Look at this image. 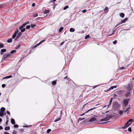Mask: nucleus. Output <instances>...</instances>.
Segmentation results:
<instances>
[{
	"label": "nucleus",
	"instance_id": "13",
	"mask_svg": "<svg viewBox=\"0 0 134 134\" xmlns=\"http://www.w3.org/2000/svg\"><path fill=\"white\" fill-rule=\"evenodd\" d=\"M112 117L110 115H108L106 118H105V119L106 120L108 121Z\"/></svg>",
	"mask_w": 134,
	"mask_h": 134
},
{
	"label": "nucleus",
	"instance_id": "57",
	"mask_svg": "<svg viewBox=\"0 0 134 134\" xmlns=\"http://www.w3.org/2000/svg\"><path fill=\"white\" fill-rule=\"evenodd\" d=\"M35 5V4L34 3H33L32 4V7H34Z\"/></svg>",
	"mask_w": 134,
	"mask_h": 134
},
{
	"label": "nucleus",
	"instance_id": "64",
	"mask_svg": "<svg viewBox=\"0 0 134 134\" xmlns=\"http://www.w3.org/2000/svg\"><path fill=\"white\" fill-rule=\"evenodd\" d=\"M4 134H9V133H7V132H4Z\"/></svg>",
	"mask_w": 134,
	"mask_h": 134
},
{
	"label": "nucleus",
	"instance_id": "7",
	"mask_svg": "<svg viewBox=\"0 0 134 134\" xmlns=\"http://www.w3.org/2000/svg\"><path fill=\"white\" fill-rule=\"evenodd\" d=\"M131 123H129V124H128V125L126 124H125V125L124 126L122 127H121V128L122 129H124L128 127L130 125H131Z\"/></svg>",
	"mask_w": 134,
	"mask_h": 134
},
{
	"label": "nucleus",
	"instance_id": "35",
	"mask_svg": "<svg viewBox=\"0 0 134 134\" xmlns=\"http://www.w3.org/2000/svg\"><path fill=\"white\" fill-rule=\"evenodd\" d=\"M30 27V26L29 25H27L26 27V29H29Z\"/></svg>",
	"mask_w": 134,
	"mask_h": 134
},
{
	"label": "nucleus",
	"instance_id": "34",
	"mask_svg": "<svg viewBox=\"0 0 134 134\" xmlns=\"http://www.w3.org/2000/svg\"><path fill=\"white\" fill-rule=\"evenodd\" d=\"M51 131V130L50 129H49L47 130V133H49Z\"/></svg>",
	"mask_w": 134,
	"mask_h": 134
},
{
	"label": "nucleus",
	"instance_id": "61",
	"mask_svg": "<svg viewBox=\"0 0 134 134\" xmlns=\"http://www.w3.org/2000/svg\"><path fill=\"white\" fill-rule=\"evenodd\" d=\"M3 129V127L1 126H0V130H2Z\"/></svg>",
	"mask_w": 134,
	"mask_h": 134
},
{
	"label": "nucleus",
	"instance_id": "25",
	"mask_svg": "<svg viewBox=\"0 0 134 134\" xmlns=\"http://www.w3.org/2000/svg\"><path fill=\"white\" fill-rule=\"evenodd\" d=\"M60 117H59L57 119H55L54 121V122H57V121L59 120H60Z\"/></svg>",
	"mask_w": 134,
	"mask_h": 134
},
{
	"label": "nucleus",
	"instance_id": "21",
	"mask_svg": "<svg viewBox=\"0 0 134 134\" xmlns=\"http://www.w3.org/2000/svg\"><path fill=\"white\" fill-rule=\"evenodd\" d=\"M12 38H10L7 40V42L8 43H11L12 41Z\"/></svg>",
	"mask_w": 134,
	"mask_h": 134
},
{
	"label": "nucleus",
	"instance_id": "52",
	"mask_svg": "<svg viewBox=\"0 0 134 134\" xmlns=\"http://www.w3.org/2000/svg\"><path fill=\"white\" fill-rule=\"evenodd\" d=\"M113 96L114 97L116 98L117 96L116 95V94H114L113 95Z\"/></svg>",
	"mask_w": 134,
	"mask_h": 134
},
{
	"label": "nucleus",
	"instance_id": "22",
	"mask_svg": "<svg viewBox=\"0 0 134 134\" xmlns=\"http://www.w3.org/2000/svg\"><path fill=\"white\" fill-rule=\"evenodd\" d=\"M63 27H61L59 29V32H61L63 30Z\"/></svg>",
	"mask_w": 134,
	"mask_h": 134
},
{
	"label": "nucleus",
	"instance_id": "59",
	"mask_svg": "<svg viewBox=\"0 0 134 134\" xmlns=\"http://www.w3.org/2000/svg\"><path fill=\"white\" fill-rule=\"evenodd\" d=\"M130 108H127L126 109V110L125 111V112H127V111Z\"/></svg>",
	"mask_w": 134,
	"mask_h": 134
},
{
	"label": "nucleus",
	"instance_id": "31",
	"mask_svg": "<svg viewBox=\"0 0 134 134\" xmlns=\"http://www.w3.org/2000/svg\"><path fill=\"white\" fill-rule=\"evenodd\" d=\"M123 113V111L122 110H120L119 112V114L120 115H121Z\"/></svg>",
	"mask_w": 134,
	"mask_h": 134
},
{
	"label": "nucleus",
	"instance_id": "48",
	"mask_svg": "<svg viewBox=\"0 0 134 134\" xmlns=\"http://www.w3.org/2000/svg\"><path fill=\"white\" fill-rule=\"evenodd\" d=\"M87 11V10L86 9H84V10H83L82 11V12L83 13H85V12H86Z\"/></svg>",
	"mask_w": 134,
	"mask_h": 134
},
{
	"label": "nucleus",
	"instance_id": "26",
	"mask_svg": "<svg viewBox=\"0 0 134 134\" xmlns=\"http://www.w3.org/2000/svg\"><path fill=\"white\" fill-rule=\"evenodd\" d=\"M6 50L5 49H2L1 51V52L2 53L4 52H6Z\"/></svg>",
	"mask_w": 134,
	"mask_h": 134
},
{
	"label": "nucleus",
	"instance_id": "2",
	"mask_svg": "<svg viewBox=\"0 0 134 134\" xmlns=\"http://www.w3.org/2000/svg\"><path fill=\"white\" fill-rule=\"evenodd\" d=\"M21 35V32H19V33L17 35V37L14 39L15 41H18V39L20 38Z\"/></svg>",
	"mask_w": 134,
	"mask_h": 134
},
{
	"label": "nucleus",
	"instance_id": "55",
	"mask_svg": "<svg viewBox=\"0 0 134 134\" xmlns=\"http://www.w3.org/2000/svg\"><path fill=\"white\" fill-rule=\"evenodd\" d=\"M24 130V129H21L19 130L21 132H23Z\"/></svg>",
	"mask_w": 134,
	"mask_h": 134
},
{
	"label": "nucleus",
	"instance_id": "14",
	"mask_svg": "<svg viewBox=\"0 0 134 134\" xmlns=\"http://www.w3.org/2000/svg\"><path fill=\"white\" fill-rule=\"evenodd\" d=\"M26 25V24L25 23H24L21 26H20L19 27V29L20 30L21 29H22V28H23Z\"/></svg>",
	"mask_w": 134,
	"mask_h": 134
},
{
	"label": "nucleus",
	"instance_id": "37",
	"mask_svg": "<svg viewBox=\"0 0 134 134\" xmlns=\"http://www.w3.org/2000/svg\"><path fill=\"white\" fill-rule=\"evenodd\" d=\"M106 120L105 119V118H104V119H101L100 120V121H106Z\"/></svg>",
	"mask_w": 134,
	"mask_h": 134
},
{
	"label": "nucleus",
	"instance_id": "18",
	"mask_svg": "<svg viewBox=\"0 0 134 134\" xmlns=\"http://www.w3.org/2000/svg\"><path fill=\"white\" fill-rule=\"evenodd\" d=\"M10 129V127L9 126H6L4 128V129L6 131H7L9 130Z\"/></svg>",
	"mask_w": 134,
	"mask_h": 134
},
{
	"label": "nucleus",
	"instance_id": "62",
	"mask_svg": "<svg viewBox=\"0 0 134 134\" xmlns=\"http://www.w3.org/2000/svg\"><path fill=\"white\" fill-rule=\"evenodd\" d=\"M64 41L62 42L61 43V44H60L61 46H62V45H63V44H64Z\"/></svg>",
	"mask_w": 134,
	"mask_h": 134
},
{
	"label": "nucleus",
	"instance_id": "54",
	"mask_svg": "<svg viewBox=\"0 0 134 134\" xmlns=\"http://www.w3.org/2000/svg\"><path fill=\"white\" fill-rule=\"evenodd\" d=\"M8 119L7 120H6V121L5 122V124L6 125H8Z\"/></svg>",
	"mask_w": 134,
	"mask_h": 134
},
{
	"label": "nucleus",
	"instance_id": "17",
	"mask_svg": "<svg viewBox=\"0 0 134 134\" xmlns=\"http://www.w3.org/2000/svg\"><path fill=\"white\" fill-rule=\"evenodd\" d=\"M120 16L122 18L124 17L125 16V14L123 13H121L120 14Z\"/></svg>",
	"mask_w": 134,
	"mask_h": 134
},
{
	"label": "nucleus",
	"instance_id": "44",
	"mask_svg": "<svg viewBox=\"0 0 134 134\" xmlns=\"http://www.w3.org/2000/svg\"><path fill=\"white\" fill-rule=\"evenodd\" d=\"M128 130L129 132H131L132 131L131 128L130 127H129L128 129Z\"/></svg>",
	"mask_w": 134,
	"mask_h": 134
},
{
	"label": "nucleus",
	"instance_id": "49",
	"mask_svg": "<svg viewBox=\"0 0 134 134\" xmlns=\"http://www.w3.org/2000/svg\"><path fill=\"white\" fill-rule=\"evenodd\" d=\"M40 45V44L37 43V44L34 47H36Z\"/></svg>",
	"mask_w": 134,
	"mask_h": 134
},
{
	"label": "nucleus",
	"instance_id": "38",
	"mask_svg": "<svg viewBox=\"0 0 134 134\" xmlns=\"http://www.w3.org/2000/svg\"><path fill=\"white\" fill-rule=\"evenodd\" d=\"M85 119V118H79V119H78V121H82L84 119Z\"/></svg>",
	"mask_w": 134,
	"mask_h": 134
},
{
	"label": "nucleus",
	"instance_id": "28",
	"mask_svg": "<svg viewBox=\"0 0 134 134\" xmlns=\"http://www.w3.org/2000/svg\"><path fill=\"white\" fill-rule=\"evenodd\" d=\"M16 52V51L15 50H13L11 51L10 52V53L11 54H13L14 53H15Z\"/></svg>",
	"mask_w": 134,
	"mask_h": 134
},
{
	"label": "nucleus",
	"instance_id": "19",
	"mask_svg": "<svg viewBox=\"0 0 134 134\" xmlns=\"http://www.w3.org/2000/svg\"><path fill=\"white\" fill-rule=\"evenodd\" d=\"M11 77H11V76H6V77H4L2 79H8V78H11Z\"/></svg>",
	"mask_w": 134,
	"mask_h": 134
},
{
	"label": "nucleus",
	"instance_id": "43",
	"mask_svg": "<svg viewBox=\"0 0 134 134\" xmlns=\"http://www.w3.org/2000/svg\"><path fill=\"white\" fill-rule=\"evenodd\" d=\"M112 31H113V32H112V34H111L109 35V36H111L112 35H114V32H115V30L113 31V30Z\"/></svg>",
	"mask_w": 134,
	"mask_h": 134
},
{
	"label": "nucleus",
	"instance_id": "15",
	"mask_svg": "<svg viewBox=\"0 0 134 134\" xmlns=\"http://www.w3.org/2000/svg\"><path fill=\"white\" fill-rule=\"evenodd\" d=\"M11 122L12 124L13 125L15 124V122L14 120L13 119H11Z\"/></svg>",
	"mask_w": 134,
	"mask_h": 134
},
{
	"label": "nucleus",
	"instance_id": "41",
	"mask_svg": "<svg viewBox=\"0 0 134 134\" xmlns=\"http://www.w3.org/2000/svg\"><path fill=\"white\" fill-rule=\"evenodd\" d=\"M117 43V41L116 40H115L113 42V43L114 44H115L116 43Z\"/></svg>",
	"mask_w": 134,
	"mask_h": 134
},
{
	"label": "nucleus",
	"instance_id": "58",
	"mask_svg": "<svg viewBox=\"0 0 134 134\" xmlns=\"http://www.w3.org/2000/svg\"><path fill=\"white\" fill-rule=\"evenodd\" d=\"M7 113L8 114H9V115H10V112H9L7 110Z\"/></svg>",
	"mask_w": 134,
	"mask_h": 134
},
{
	"label": "nucleus",
	"instance_id": "33",
	"mask_svg": "<svg viewBox=\"0 0 134 134\" xmlns=\"http://www.w3.org/2000/svg\"><path fill=\"white\" fill-rule=\"evenodd\" d=\"M90 37V36L89 35H86L85 37V39H87L88 38Z\"/></svg>",
	"mask_w": 134,
	"mask_h": 134
},
{
	"label": "nucleus",
	"instance_id": "10",
	"mask_svg": "<svg viewBox=\"0 0 134 134\" xmlns=\"http://www.w3.org/2000/svg\"><path fill=\"white\" fill-rule=\"evenodd\" d=\"M5 110V109L4 107H2L1 109H0V113H4V112Z\"/></svg>",
	"mask_w": 134,
	"mask_h": 134
},
{
	"label": "nucleus",
	"instance_id": "5",
	"mask_svg": "<svg viewBox=\"0 0 134 134\" xmlns=\"http://www.w3.org/2000/svg\"><path fill=\"white\" fill-rule=\"evenodd\" d=\"M120 105L117 102H115L114 104L113 105L114 107H115L116 108H118L119 107Z\"/></svg>",
	"mask_w": 134,
	"mask_h": 134
},
{
	"label": "nucleus",
	"instance_id": "40",
	"mask_svg": "<svg viewBox=\"0 0 134 134\" xmlns=\"http://www.w3.org/2000/svg\"><path fill=\"white\" fill-rule=\"evenodd\" d=\"M20 47V46L19 45H18L15 48L16 49H17L18 48H19Z\"/></svg>",
	"mask_w": 134,
	"mask_h": 134
},
{
	"label": "nucleus",
	"instance_id": "3",
	"mask_svg": "<svg viewBox=\"0 0 134 134\" xmlns=\"http://www.w3.org/2000/svg\"><path fill=\"white\" fill-rule=\"evenodd\" d=\"M129 101V99H125L124 100L123 103L125 106L127 105Z\"/></svg>",
	"mask_w": 134,
	"mask_h": 134
},
{
	"label": "nucleus",
	"instance_id": "39",
	"mask_svg": "<svg viewBox=\"0 0 134 134\" xmlns=\"http://www.w3.org/2000/svg\"><path fill=\"white\" fill-rule=\"evenodd\" d=\"M93 109V108H92V109H90L88 110H87V111H85V113H88V112H89L90 111V110H92Z\"/></svg>",
	"mask_w": 134,
	"mask_h": 134
},
{
	"label": "nucleus",
	"instance_id": "12",
	"mask_svg": "<svg viewBox=\"0 0 134 134\" xmlns=\"http://www.w3.org/2000/svg\"><path fill=\"white\" fill-rule=\"evenodd\" d=\"M117 86L115 85L111 86L108 89V91L110 90L113 89L114 88H115Z\"/></svg>",
	"mask_w": 134,
	"mask_h": 134
},
{
	"label": "nucleus",
	"instance_id": "32",
	"mask_svg": "<svg viewBox=\"0 0 134 134\" xmlns=\"http://www.w3.org/2000/svg\"><path fill=\"white\" fill-rule=\"evenodd\" d=\"M36 26V25L35 24H31V27L32 28H34Z\"/></svg>",
	"mask_w": 134,
	"mask_h": 134
},
{
	"label": "nucleus",
	"instance_id": "6",
	"mask_svg": "<svg viewBox=\"0 0 134 134\" xmlns=\"http://www.w3.org/2000/svg\"><path fill=\"white\" fill-rule=\"evenodd\" d=\"M10 53L6 54L3 55V59H6L8 57L10 56Z\"/></svg>",
	"mask_w": 134,
	"mask_h": 134
},
{
	"label": "nucleus",
	"instance_id": "23",
	"mask_svg": "<svg viewBox=\"0 0 134 134\" xmlns=\"http://www.w3.org/2000/svg\"><path fill=\"white\" fill-rule=\"evenodd\" d=\"M75 29L74 28H71L70 29V32H73L74 31H75Z\"/></svg>",
	"mask_w": 134,
	"mask_h": 134
},
{
	"label": "nucleus",
	"instance_id": "51",
	"mask_svg": "<svg viewBox=\"0 0 134 134\" xmlns=\"http://www.w3.org/2000/svg\"><path fill=\"white\" fill-rule=\"evenodd\" d=\"M38 15L37 14H35L33 16V17H37L38 16Z\"/></svg>",
	"mask_w": 134,
	"mask_h": 134
},
{
	"label": "nucleus",
	"instance_id": "56",
	"mask_svg": "<svg viewBox=\"0 0 134 134\" xmlns=\"http://www.w3.org/2000/svg\"><path fill=\"white\" fill-rule=\"evenodd\" d=\"M132 119H129L128 121H129V122H132Z\"/></svg>",
	"mask_w": 134,
	"mask_h": 134
},
{
	"label": "nucleus",
	"instance_id": "47",
	"mask_svg": "<svg viewBox=\"0 0 134 134\" xmlns=\"http://www.w3.org/2000/svg\"><path fill=\"white\" fill-rule=\"evenodd\" d=\"M45 40H43L42 41H40L38 43L40 44V45L42 43L44 42L45 41Z\"/></svg>",
	"mask_w": 134,
	"mask_h": 134
},
{
	"label": "nucleus",
	"instance_id": "8",
	"mask_svg": "<svg viewBox=\"0 0 134 134\" xmlns=\"http://www.w3.org/2000/svg\"><path fill=\"white\" fill-rule=\"evenodd\" d=\"M112 100H113V98H110V99L108 103V104L107 105V106H105L104 107H105L106 106H107V107H109V106L110 105V104H111V103H112Z\"/></svg>",
	"mask_w": 134,
	"mask_h": 134
},
{
	"label": "nucleus",
	"instance_id": "4",
	"mask_svg": "<svg viewBox=\"0 0 134 134\" xmlns=\"http://www.w3.org/2000/svg\"><path fill=\"white\" fill-rule=\"evenodd\" d=\"M128 86L127 88L128 91H130L133 88V86L131 84H129L128 85Z\"/></svg>",
	"mask_w": 134,
	"mask_h": 134
},
{
	"label": "nucleus",
	"instance_id": "30",
	"mask_svg": "<svg viewBox=\"0 0 134 134\" xmlns=\"http://www.w3.org/2000/svg\"><path fill=\"white\" fill-rule=\"evenodd\" d=\"M4 45L2 43H1L0 44V48H2L3 47Z\"/></svg>",
	"mask_w": 134,
	"mask_h": 134
},
{
	"label": "nucleus",
	"instance_id": "24",
	"mask_svg": "<svg viewBox=\"0 0 134 134\" xmlns=\"http://www.w3.org/2000/svg\"><path fill=\"white\" fill-rule=\"evenodd\" d=\"M56 83V80H54L52 82V84L53 85H55Z\"/></svg>",
	"mask_w": 134,
	"mask_h": 134
},
{
	"label": "nucleus",
	"instance_id": "36",
	"mask_svg": "<svg viewBox=\"0 0 134 134\" xmlns=\"http://www.w3.org/2000/svg\"><path fill=\"white\" fill-rule=\"evenodd\" d=\"M14 128H18V125L17 124H15L14 125Z\"/></svg>",
	"mask_w": 134,
	"mask_h": 134
},
{
	"label": "nucleus",
	"instance_id": "1",
	"mask_svg": "<svg viewBox=\"0 0 134 134\" xmlns=\"http://www.w3.org/2000/svg\"><path fill=\"white\" fill-rule=\"evenodd\" d=\"M127 19H128L127 18H125L124 19L121 20L120 22L118 23V24H117L116 25L115 28H116L117 26H118L120 25L121 24L125 23L126 22V21L127 20Z\"/></svg>",
	"mask_w": 134,
	"mask_h": 134
},
{
	"label": "nucleus",
	"instance_id": "16",
	"mask_svg": "<svg viewBox=\"0 0 134 134\" xmlns=\"http://www.w3.org/2000/svg\"><path fill=\"white\" fill-rule=\"evenodd\" d=\"M49 12V10H46L44 12V14H47Z\"/></svg>",
	"mask_w": 134,
	"mask_h": 134
},
{
	"label": "nucleus",
	"instance_id": "53",
	"mask_svg": "<svg viewBox=\"0 0 134 134\" xmlns=\"http://www.w3.org/2000/svg\"><path fill=\"white\" fill-rule=\"evenodd\" d=\"M2 87L3 88H4L5 86V85L4 84H3L2 85Z\"/></svg>",
	"mask_w": 134,
	"mask_h": 134
},
{
	"label": "nucleus",
	"instance_id": "42",
	"mask_svg": "<svg viewBox=\"0 0 134 134\" xmlns=\"http://www.w3.org/2000/svg\"><path fill=\"white\" fill-rule=\"evenodd\" d=\"M0 116L1 117H2L4 115V113H1Z\"/></svg>",
	"mask_w": 134,
	"mask_h": 134
},
{
	"label": "nucleus",
	"instance_id": "45",
	"mask_svg": "<svg viewBox=\"0 0 134 134\" xmlns=\"http://www.w3.org/2000/svg\"><path fill=\"white\" fill-rule=\"evenodd\" d=\"M108 9V8L107 7H106L104 8V11H105L107 10Z\"/></svg>",
	"mask_w": 134,
	"mask_h": 134
},
{
	"label": "nucleus",
	"instance_id": "20",
	"mask_svg": "<svg viewBox=\"0 0 134 134\" xmlns=\"http://www.w3.org/2000/svg\"><path fill=\"white\" fill-rule=\"evenodd\" d=\"M17 34H16V33H15V32H14V34L12 36V38L13 39L16 36Z\"/></svg>",
	"mask_w": 134,
	"mask_h": 134
},
{
	"label": "nucleus",
	"instance_id": "60",
	"mask_svg": "<svg viewBox=\"0 0 134 134\" xmlns=\"http://www.w3.org/2000/svg\"><path fill=\"white\" fill-rule=\"evenodd\" d=\"M18 30H16L15 32V33H16V34H18Z\"/></svg>",
	"mask_w": 134,
	"mask_h": 134
},
{
	"label": "nucleus",
	"instance_id": "50",
	"mask_svg": "<svg viewBox=\"0 0 134 134\" xmlns=\"http://www.w3.org/2000/svg\"><path fill=\"white\" fill-rule=\"evenodd\" d=\"M13 134H16V132L15 131H13L12 132Z\"/></svg>",
	"mask_w": 134,
	"mask_h": 134
},
{
	"label": "nucleus",
	"instance_id": "9",
	"mask_svg": "<svg viewBox=\"0 0 134 134\" xmlns=\"http://www.w3.org/2000/svg\"><path fill=\"white\" fill-rule=\"evenodd\" d=\"M130 93L129 91H128L126 92L125 94V97H128V96H129L130 95Z\"/></svg>",
	"mask_w": 134,
	"mask_h": 134
},
{
	"label": "nucleus",
	"instance_id": "11",
	"mask_svg": "<svg viewBox=\"0 0 134 134\" xmlns=\"http://www.w3.org/2000/svg\"><path fill=\"white\" fill-rule=\"evenodd\" d=\"M96 120V118L94 117L91 118L89 120V122H92Z\"/></svg>",
	"mask_w": 134,
	"mask_h": 134
},
{
	"label": "nucleus",
	"instance_id": "27",
	"mask_svg": "<svg viewBox=\"0 0 134 134\" xmlns=\"http://www.w3.org/2000/svg\"><path fill=\"white\" fill-rule=\"evenodd\" d=\"M20 30H21V32H24L25 30V28H22Z\"/></svg>",
	"mask_w": 134,
	"mask_h": 134
},
{
	"label": "nucleus",
	"instance_id": "63",
	"mask_svg": "<svg viewBox=\"0 0 134 134\" xmlns=\"http://www.w3.org/2000/svg\"><path fill=\"white\" fill-rule=\"evenodd\" d=\"M29 22H27L26 23H25L26 24V25L28 24H29Z\"/></svg>",
	"mask_w": 134,
	"mask_h": 134
},
{
	"label": "nucleus",
	"instance_id": "29",
	"mask_svg": "<svg viewBox=\"0 0 134 134\" xmlns=\"http://www.w3.org/2000/svg\"><path fill=\"white\" fill-rule=\"evenodd\" d=\"M69 8V6L68 5H66L63 8V9L64 10H66L67 9Z\"/></svg>",
	"mask_w": 134,
	"mask_h": 134
},
{
	"label": "nucleus",
	"instance_id": "46",
	"mask_svg": "<svg viewBox=\"0 0 134 134\" xmlns=\"http://www.w3.org/2000/svg\"><path fill=\"white\" fill-rule=\"evenodd\" d=\"M45 40H43L42 41H40L38 43L40 44V45L42 43L44 42L45 41Z\"/></svg>",
	"mask_w": 134,
	"mask_h": 134
}]
</instances>
